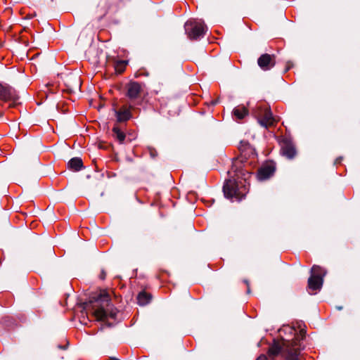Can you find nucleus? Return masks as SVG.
Here are the masks:
<instances>
[{"label":"nucleus","instance_id":"obj_1","mask_svg":"<svg viewBox=\"0 0 360 360\" xmlns=\"http://www.w3.org/2000/svg\"><path fill=\"white\" fill-rule=\"evenodd\" d=\"M297 345V339L285 340L283 339L282 343L274 341V344L269 347L268 354L270 357L277 356L281 351H283L286 354V358L288 360H298L297 356L298 349L296 347Z\"/></svg>","mask_w":360,"mask_h":360},{"label":"nucleus","instance_id":"obj_5","mask_svg":"<svg viewBox=\"0 0 360 360\" xmlns=\"http://www.w3.org/2000/svg\"><path fill=\"white\" fill-rule=\"evenodd\" d=\"M257 63L258 65L264 70H268L275 65L273 56L267 53L262 55L258 58Z\"/></svg>","mask_w":360,"mask_h":360},{"label":"nucleus","instance_id":"obj_10","mask_svg":"<svg viewBox=\"0 0 360 360\" xmlns=\"http://www.w3.org/2000/svg\"><path fill=\"white\" fill-rule=\"evenodd\" d=\"M13 96V89L0 84V98L3 100H8Z\"/></svg>","mask_w":360,"mask_h":360},{"label":"nucleus","instance_id":"obj_15","mask_svg":"<svg viewBox=\"0 0 360 360\" xmlns=\"http://www.w3.org/2000/svg\"><path fill=\"white\" fill-rule=\"evenodd\" d=\"M234 115L239 120L243 119L248 114V111L245 108H236L233 110Z\"/></svg>","mask_w":360,"mask_h":360},{"label":"nucleus","instance_id":"obj_4","mask_svg":"<svg viewBox=\"0 0 360 360\" xmlns=\"http://www.w3.org/2000/svg\"><path fill=\"white\" fill-rule=\"evenodd\" d=\"M185 27L190 39H197L204 34L206 28L202 23L193 21H188Z\"/></svg>","mask_w":360,"mask_h":360},{"label":"nucleus","instance_id":"obj_16","mask_svg":"<svg viewBox=\"0 0 360 360\" xmlns=\"http://www.w3.org/2000/svg\"><path fill=\"white\" fill-rule=\"evenodd\" d=\"M112 131L115 134L116 139L119 140V141L122 142L124 140L125 135L122 131H120V129H118L117 127H114Z\"/></svg>","mask_w":360,"mask_h":360},{"label":"nucleus","instance_id":"obj_2","mask_svg":"<svg viewBox=\"0 0 360 360\" xmlns=\"http://www.w3.org/2000/svg\"><path fill=\"white\" fill-rule=\"evenodd\" d=\"M93 304L91 306V311L98 321L103 320L106 317V313L103 309L105 304L109 302V298L106 293L101 294L94 297Z\"/></svg>","mask_w":360,"mask_h":360},{"label":"nucleus","instance_id":"obj_7","mask_svg":"<svg viewBox=\"0 0 360 360\" xmlns=\"http://www.w3.org/2000/svg\"><path fill=\"white\" fill-rule=\"evenodd\" d=\"M275 171V167L272 165H266L262 167L257 173V179L260 181H264L273 175Z\"/></svg>","mask_w":360,"mask_h":360},{"label":"nucleus","instance_id":"obj_21","mask_svg":"<svg viewBox=\"0 0 360 360\" xmlns=\"http://www.w3.org/2000/svg\"><path fill=\"white\" fill-rule=\"evenodd\" d=\"M240 174L241 175H244V176L245 175V174H242V172H240Z\"/></svg>","mask_w":360,"mask_h":360},{"label":"nucleus","instance_id":"obj_18","mask_svg":"<svg viewBox=\"0 0 360 360\" xmlns=\"http://www.w3.org/2000/svg\"><path fill=\"white\" fill-rule=\"evenodd\" d=\"M256 360H267V358L264 354H262Z\"/></svg>","mask_w":360,"mask_h":360},{"label":"nucleus","instance_id":"obj_8","mask_svg":"<svg viewBox=\"0 0 360 360\" xmlns=\"http://www.w3.org/2000/svg\"><path fill=\"white\" fill-rule=\"evenodd\" d=\"M141 86L137 82H131L127 86V96L130 98H136L140 93Z\"/></svg>","mask_w":360,"mask_h":360},{"label":"nucleus","instance_id":"obj_3","mask_svg":"<svg viewBox=\"0 0 360 360\" xmlns=\"http://www.w3.org/2000/svg\"><path fill=\"white\" fill-rule=\"evenodd\" d=\"M321 267L318 266H314L311 269L313 275L308 280V286L309 289L316 290L321 289L323 285V277L326 273L323 275L319 274Z\"/></svg>","mask_w":360,"mask_h":360},{"label":"nucleus","instance_id":"obj_9","mask_svg":"<svg viewBox=\"0 0 360 360\" xmlns=\"http://www.w3.org/2000/svg\"><path fill=\"white\" fill-rule=\"evenodd\" d=\"M259 122L262 126L268 127L273 125L274 122V118L273 117L272 113L270 111L265 110L263 117L259 120Z\"/></svg>","mask_w":360,"mask_h":360},{"label":"nucleus","instance_id":"obj_14","mask_svg":"<svg viewBox=\"0 0 360 360\" xmlns=\"http://www.w3.org/2000/svg\"><path fill=\"white\" fill-rule=\"evenodd\" d=\"M115 114L119 122L126 121L130 117V112L129 110H124L123 112L115 111Z\"/></svg>","mask_w":360,"mask_h":360},{"label":"nucleus","instance_id":"obj_11","mask_svg":"<svg viewBox=\"0 0 360 360\" xmlns=\"http://www.w3.org/2000/svg\"><path fill=\"white\" fill-rule=\"evenodd\" d=\"M68 168L74 170L78 171L82 167V161L79 158H72L68 163Z\"/></svg>","mask_w":360,"mask_h":360},{"label":"nucleus","instance_id":"obj_6","mask_svg":"<svg viewBox=\"0 0 360 360\" xmlns=\"http://www.w3.org/2000/svg\"><path fill=\"white\" fill-rule=\"evenodd\" d=\"M224 195L227 198H232L237 195V186L235 180H228L224 186Z\"/></svg>","mask_w":360,"mask_h":360},{"label":"nucleus","instance_id":"obj_13","mask_svg":"<svg viewBox=\"0 0 360 360\" xmlns=\"http://www.w3.org/2000/svg\"><path fill=\"white\" fill-rule=\"evenodd\" d=\"M137 300L139 305L144 306L150 302V297L146 292H141L138 295Z\"/></svg>","mask_w":360,"mask_h":360},{"label":"nucleus","instance_id":"obj_17","mask_svg":"<svg viewBox=\"0 0 360 360\" xmlns=\"http://www.w3.org/2000/svg\"><path fill=\"white\" fill-rule=\"evenodd\" d=\"M126 65V61H119L115 65V71L118 73H122L124 70Z\"/></svg>","mask_w":360,"mask_h":360},{"label":"nucleus","instance_id":"obj_20","mask_svg":"<svg viewBox=\"0 0 360 360\" xmlns=\"http://www.w3.org/2000/svg\"><path fill=\"white\" fill-rule=\"evenodd\" d=\"M338 309L339 310H340V309H342V307H338Z\"/></svg>","mask_w":360,"mask_h":360},{"label":"nucleus","instance_id":"obj_19","mask_svg":"<svg viewBox=\"0 0 360 360\" xmlns=\"http://www.w3.org/2000/svg\"><path fill=\"white\" fill-rule=\"evenodd\" d=\"M287 329L289 330V332H290V333H294V332H295V330H294L293 328H287Z\"/></svg>","mask_w":360,"mask_h":360},{"label":"nucleus","instance_id":"obj_12","mask_svg":"<svg viewBox=\"0 0 360 360\" xmlns=\"http://www.w3.org/2000/svg\"><path fill=\"white\" fill-rule=\"evenodd\" d=\"M282 153L288 158H292L296 153L295 148L291 145H286L282 148Z\"/></svg>","mask_w":360,"mask_h":360}]
</instances>
